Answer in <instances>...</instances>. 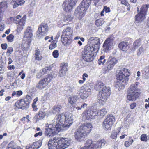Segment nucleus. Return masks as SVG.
<instances>
[{
    "label": "nucleus",
    "instance_id": "de8ad7c7",
    "mask_svg": "<svg viewBox=\"0 0 149 149\" xmlns=\"http://www.w3.org/2000/svg\"><path fill=\"white\" fill-rule=\"evenodd\" d=\"M143 74H145L147 77H149V67L146 66L144 68L143 70Z\"/></svg>",
    "mask_w": 149,
    "mask_h": 149
},
{
    "label": "nucleus",
    "instance_id": "72a5a7b5",
    "mask_svg": "<svg viewBox=\"0 0 149 149\" xmlns=\"http://www.w3.org/2000/svg\"><path fill=\"white\" fill-rule=\"evenodd\" d=\"M7 3L4 1L0 3V14L2 13L4 10L7 8Z\"/></svg>",
    "mask_w": 149,
    "mask_h": 149
},
{
    "label": "nucleus",
    "instance_id": "680f3d73",
    "mask_svg": "<svg viewBox=\"0 0 149 149\" xmlns=\"http://www.w3.org/2000/svg\"><path fill=\"white\" fill-rule=\"evenodd\" d=\"M122 4H124L127 7L129 6V4L127 2L126 0H120Z\"/></svg>",
    "mask_w": 149,
    "mask_h": 149
},
{
    "label": "nucleus",
    "instance_id": "a878e982",
    "mask_svg": "<svg viewBox=\"0 0 149 149\" xmlns=\"http://www.w3.org/2000/svg\"><path fill=\"white\" fill-rule=\"evenodd\" d=\"M91 0H83L79 6H81V7L83 8L86 11L91 3Z\"/></svg>",
    "mask_w": 149,
    "mask_h": 149
},
{
    "label": "nucleus",
    "instance_id": "c756f323",
    "mask_svg": "<svg viewBox=\"0 0 149 149\" xmlns=\"http://www.w3.org/2000/svg\"><path fill=\"white\" fill-rule=\"evenodd\" d=\"M104 87H107L102 82H99L95 86L94 88L96 90L102 91Z\"/></svg>",
    "mask_w": 149,
    "mask_h": 149
},
{
    "label": "nucleus",
    "instance_id": "f8f14e48",
    "mask_svg": "<svg viewBox=\"0 0 149 149\" xmlns=\"http://www.w3.org/2000/svg\"><path fill=\"white\" fill-rule=\"evenodd\" d=\"M48 27L47 24L42 23L39 26L37 31V36L39 37L40 35L45 36L48 31Z\"/></svg>",
    "mask_w": 149,
    "mask_h": 149
},
{
    "label": "nucleus",
    "instance_id": "49530a36",
    "mask_svg": "<svg viewBox=\"0 0 149 149\" xmlns=\"http://www.w3.org/2000/svg\"><path fill=\"white\" fill-rule=\"evenodd\" d=\"M120 132V130L117 132L115 131H113L111 134L110 137L112 139H116L117 137V135L118 133Z\"/></svg>",
    "mask_w": 149,
    "mask_h": 149
},
{
    "label": "nucleus",
    "instance_id": "7c9ffc66",
    "mask_svg": "<svg viewBox=\"0 0 149 149\" xmlns=\"http://www.w3.org/2000/svg\"><path fill=\"white\" fill-rule=\"evenodd\" d=\"M148 8H149V4L143 5L140 8V13L145 15Z\"/></svg>",
    "mask_w": 149,
    "mask_h": 149
},
{
    "label": "nucleus",
    "instance_id": "79ce46f5",
    "mask_svg": "<svg viewBox=\"0 0 149 149\" xmlns=\"http://www.w3.org/2000/svg\"><path fill=\"white\" fill-rule=\"evenodd\" d=\"M105 56H101L98 60V64L99 65H103L106 61V60L104 59Z\"/></svg>",
    "mask_w": 149,
    "mask_h": 149
},
{
    "label": "nucleus",
    "instance_id": "f704fd0d",
    "mask_svg": "<svg viewBox=\"0 0 149 149\" xmlns=\"http://www.w3.org/2000/svg\"><path fill=\"white\" fill-rule=\"evenodd\" d=\"M7 149H21V147L16 145L13 142L10 143L8 146Z\"/></svg>",
    "mask_w": 149,
    "mask_h": 149
},
{
    "label": "nucleus",
    "instance_id": "69168bd1",
    "mask_svg": "<svg viewBox=\"0 0 149 149\" xmlns=\"http://www.w3.org/2000/svg\"><path fill=\"white\" fill-rule=\"evenodd\" d=\"M88 75L86 73H84L82 75V79L83 81H85L86 80V78H88Z\"/></svg>",
    "mask_w": 149,
    "mask_h": 149
},
{
    "label": "nucleus",
    "instance_id": "37998d69",
    "mask_svg": "<svg viewBox=\"0 0 149 149\" xmlns=\"http://www.w3.org/2000/svg\"><path fill=\"white\" fill-rule=\"evenodd\" d=\"M134 142V140L131 138H130L129 140L126 141L124 143V146L126 147H129L130 145H131Z\"/></svg>",
    "mask_w": 149,
    "mask_h": 149
},
{
    "label": "nucleus",
    "instance_id": "4be33fe9",
    "mask_svg": "<svg viewBox=\"0 0 149 149\" xmlns=\"http://www.w3.org/2000/svg\"><path fill=\"white\" fill-rule=\"evenodd\" d=\"M96 146L97 144L92 143L90 140H88L84 146L85 149H96Z\"/></svg>",
    "mask_w": 149,
    "mask_h": 149
},
{
    "label": "nucleus",
    "instance_id": "c03bdc74",
    "mask_svg": "<svg viewBox=\"0 0 149 149\" xmlns=\"http://www.w3.org/2000/svg\"><path fill=\"white\" fill-rule=\"evenodd\" d=\"M104 21L102 19H98L95 21V25L97 26H100L104 23Z\"/></svg>",
    "mask_w": 149,
    "mask_h": 149
},
{
    "label": "nucleus",
    "instance_id": "4c0bfd02",
    "mask_svg": "<svg viewBox=\"0 0 149 149\" xmlns=\"http://www.w3.org/2000/svg\"><path fill=\"white\" fill-rule=\"evenodd\" d=\"M61 108L62 107L60 105L55 106L53 108V109L52 111L53 113L55 114L58 113Z\"/></svg>",
    "mask_w": 149,
    "mask_h": 149
},
{
    "label": "nucleus",
    "instance_id": "774afa93",
    "mask_svg": "<svg viewBox=\"0 0 149 149\" xmlns=\"http://www.w3.org/2000/svg\"><path fill=\"white\" fill-rule=\"evenodd\" d=\"M26 149H36V148H34L33 144L31 145L26 146Z\"/></svg>",
    "mask_w": 149,
    "mask_h": 149
},
{
    "label": "nucleus",
    "instance_id": "9d476101",
    "mask_svg": "<svg viewBox=\"0 0 149 149\" xmlns=\"http://www.w3.org/2000/svg\"><path fill=\"white\" fill-rule=\"evenodd\" d=\"M115 38L112 35L109 36L105 41L103 45V50L105 52L110 50L113 46Z\"/></svg>",
    "mask_w": 149,
    "mask_h": 149
},
{
    "label": "nucleus",
    "instance_id": "0eeeda50",
    "mask_svg": "<svg viewBox=\"0 0 149 149\" xmlns=\"http://www.w3.org/2000/svg\"><path fill=\"white\" fill-rule=\"evenodd\" d=\"M56 74L54 75V76L52 74H49L47 75V77L40 81L36 86V87L42 89L44 88L53 78H55Z\"/></svg>",
    "mask_w": 149,
    "mask_h": 149
},
{
    "label": "nucleus",
    "instance_id": "2f4dec72",
    "mask_svg": "<svg viewBox=\"0 0 149 149\" xmlns=\"http://www.w3.org/2000/svg\"><path fill=\"white\" fill-rule=\"evenodd\" d=\"M57 137L58 140H59V142L63 143V144H67V147H68L70 145V142L68 138H66Z\"/></svg>",
    "mask_w": 149,
    "mask_h": 149
},
{
    "label": "nucleus",
    "instance_id": "6ab92c4d",
    "mask_svg": "<svg viewBox=\"0 0 149 149\" xmlns=\"http://www.w3.org/2000/svg\"><path fill=\"white\" fill-rule=\"evenodd\" d=\"M73 31L70 27H67L66 29H65L63 31L62 36H65L70 38L72 39V36Z\"/></svg>",
    "mask_w": 149,
    "mask_h": 149
},
{
    "label": "nucleus",
    "instance_id": "338daca9",
    "mask_svg": "<svg viewBox=\"0 0 149 149\" xmlns=\"http://www.w3.org/2000/svg\"><path fill=\"white\" fill-rule=\"evenodd\" d=\"M1 46L2 49L6 50L7 47V45L6 43L2 44L1 45Z\"/></svg>",
    "mask_w": 149,
    "mask_h": 149
},
{
    "label": "nucleus",
    "instance_id": "864d4df0",
    "mask_svg": "<svg viewBox=\"0 0 149 149\" xmlns=\"http://www.w3.org/2000/svg\"><path fill=\"white\" fill-rule=\"evenodd\" d=\"M147 135L146 134H144L141 135V140L145 141H147L148 138H147Z\"/></svg>",
    "mask_w": 149,
    "mask_h": 149
},
{
    "label": "nucleus",
    "instance_id": "603ef678",
    "mask_svg": "<svg viewBox=\"0 0 149 149\" xmlns=\"http://www.w3.org/2000/svg\"><path fill=\"white\" fill-rule=\"evenodd\" d=\"M31 99L32 97L31 95H27L26 96V98L24 100L26 102H29V104H30L31 101Z\"/></svg>",
    "mask_w": 149,
    "mask_h": 149
},
{
    "label": "nucleus",
    "instance_id": "393cba45",
    "mask_svg": "<svg viewBox=\"0 0 149 149\" xmlns=\"http://www.w3.org/2000/svg\"><path fill=\"white\" fill-rule=\"evenodd\" d=\"M61 41L64 45H69L72 42V39L68 37L63 36L62 35L61 36Z\"/></svg>",
    "mask_w": 149,
    "mask_h": 149
},
{
    "label": "nucleus",
    "instance_id": "ea45409f",
    "mask_svg": "<svg viewBox=\"0 0 149 149\" xmlns=\"http://www.w3.org/2000/svg\"><path fill=\"white\" fill-rule=\"evenodd\" d=\"M107 113V111L105 108L101 109L100 111L97 113V114L101 117H103Z\"/></svg>",
    "mask_w": 149,
    "mask_h": 149
},
{
    "label": "nucleus",
    "instance_id": "2eb2a0df",
    "mask_svg": "<svg viewBox=\"0 0 149 149\" xmlns=\"http://www.w3.org/2000/svg\"><path fill=\"white\" fill-rule=\"evenodd\" d=\"M92 128V126L91 124L88 123L82 125L79 129L82 131L81 132H84L87 135L91 132Z\"/></svg>",
    "mask_w": 149,
    "mask_h": 149
},
{
    "label": "nucleus",
    "instance_id": "09e8293b",
    "mask_svg": "<svg viewBox=\"0 0 149 149\" xmlns=\"http://www.w3.org/2000/svg\"><path fill=\"white\" fill-rule=\"evenodd\" d=\"M14 38V36L11 34L8 36L6 37V38L8 42H12L13 41Z\"/></svg>",
    "mask_w": 149,
    "mask_h": 149
},
{
    "label": "nucleus",
    "instance_id": "6e6d98bb",
    "mask_svg": "<svg viewBox=\"0 0 149 149\" xmlns=\"http://www.w3.org/2000/svg\"><path fill=\"white\" fill-rule=\"evenodd\" d=\"M21 16L20 15H17L16 17H14L11 18V20H13V21L14 22V23H17V22H16V20H17V19H18L19 21L20 20V19H22L21 18Z\"/></svg>",
    "mask_w": 149,
    "mask_h": 149
},
{
    "label": "nucleus",
    "instance_id": "1a4fd4ad",
    "mask_svg": "<svg viewBox=\"0 0 149 149\" xmlns=\"http://www.w3.org/2000/svg\"><path fill=\"white\" fill-rule=\"evenodd\" d=\"M110 88L109 87H104L102 91L99 92L100 100L105 102L110 94Z\"/></svg>",
    "mask_w": 149,
    "mask_h": 149
},
{
    "label": "nucleus",
    "instance_id": "a19ab883",
    "mask_svg": "<svg viewBox=\"0 0 149 149\" xmlns=\"http://www.w3.org/2000/svg\"><path fill=\"white\" fill-rule=\"evenodd\" d=\"M35 55L36 59L39 61L42 59V56L40 54V52L39 51H36Z\"/></svg>",
    "mask_w": 149,
    "mask_h": 149
},
{
    "label": "nucleus",
    "instance_id": "58836bf2",
    "mask_svg": "<svg viewBox=\"0 0 149 149\" xmlns=\"http://www.w3.org/2000/svg\"><path fill=\"white\" fill-rule=\"evenodd\" d=\"M42 141L41 140H39L33 143L35 148L38 149L42 145Z\"/></svg>",
    "mask_w": 149,
    "mask_h": 149
},
{
    "label": "nucleus",
    "instance_id": "5fc2aeb1",
    "mask_svg": "<svg viewBox=\"0 0 149 149\" xmlns=\"http://www.w3.org/2000/svg\"><path fill=\"white\" fill-rule=\"evenodd\" d=\"M72 107L74 111H76L77 110H80L81 109V106H79V105L78 104L74 105Z\"/></svg>",
    "mask_w": 149,
    "mask_h": 149
},
{
    "label": "nucleus",
    "instance_id": "a18cd8bd",
    "mask_svg": "<svg viewBox=\"0 0 149 149\" xmlns=\"http://www.w3.org/2000/svg\"><path fill=\"white\" fill-rule=\"evenodd\" d=\"M141 43L140 39H138L136 40L133 43L134 48L135 49L141 45Z\"/></svg>",
    "mask_w": 149,
    "mask_h": 149
},
{
    "label": "nucleus",
    "instance_id": "4d7b16f0",
    "mask_svg": "<svg viewBox=\"0 0 149 149\" xmlns=\"http://www.w3.org/2000/svg\"><path fill=\"white\" fill-rule=\"evenodd\" d=\"M53 56L55 58H57L58 57L59 55L58 51L57 50H54L53 51L52 53Z\"/></svg>",
    "mask_w": 149,
    "mask_h": 149
},
{
    "label": "nucleus",
    "instance_id": "e433bc0d",
    "mask_svg": "<svg viewBox=\"0 0 149 149\" xmlns=\"http://www.w3.org/2000/svg\"><path fill=\"white\" fill-rule=\"evenodd\" d=\"M91 90V89L88 87H86L85 88L84 87H81V88L79 91V92L81 93L80 94L89 93Z\"/></svg>",
    "mask_w": 149,
    "mask_h": 149
},
{
    "label": "nucleus",
    "instance_id": "5701e85b",
    "mask_svg": "<svg viewBox=\"0 0 149 149\" xmlns=\"http://www.w3.org/2000/svg\"><path fill=\"white\" fill-rule=\"evenodd\" d=\"M32 30L30 27H28L24 34V38L29 40L33 36Z\"/></svg>",
    "mask_w": 149,
    "mask_h": 149
},
{
    "label": "nucleus",
    "instance_id": "13d9d810",
    "mask_svg": "<svg viewBox=\"0 0 149 149\" xmlns=\"http://www.w3.org/2000/svg\"><path fill=\"white\" fill-rule=\"evenodd\" d=\"M143 52V49L142 47H141L138 49L137 52L138 55H140L142 54Z\"/></svg>",
    "mask_w": 149,
    "mask_h": 149
},
{
    "label": "nucleus",
    "instance_id": "052dcab7",
    "mask_svg": "<svg viewBox=\"0 0 149 149\" xmlns=\"http://www.w3.org/2000/svg\"><path fill=\"white\" fill-rule=\"evenodd\" d=\"M103 10H104V11L106 12V13H109L110 12V8L107 7L106 6H104Z\"/></svg>",
    "mask_w": 149,
    "mask_h": 149
},
{
    "label": "nucleus",
    "instance_id": "e2e57ef3",
    "mask_svg": "<svg viewBox=\"0 0 149 149\" xmlns=\"http://www.w3.org/2000/svg\"><path fill=\"white\" fill-rule=\"evenodd\" d=\"M56 47V43H54L52 44H51L50 45L49 47V49L52 50L54 48H55V47Z\"/></svg>",
    "mask_w": 149,
    "mask_h": 149
},
{
    "label": "nucleus",
    "instance_id": "f257e3e1",
    "mask_svg": "<svg viewBox=\"0 0 149 149\" xmlns=\"http://www.w3.org/2000/svg\"><path fill=\"white\" fill-rule=\"evenodd\" d=\"M57 120L56 125L50 124L46 127L48 128L45 130L46 135L50 137L53 136L61 130H66L73 123V119L71 114L61 113L56 116Z\"/></svg>",
    "mask_w": 149,
    "mask_h": 149
},
{
    "label": "nucleus",
    "instance_id": "3c124183",
    "mask_svg": "<svg viewBox=\"0 0 149 149\" xmlns=\"http://www.w3.org/2000/svg\"><path fill=\"white\" fill-rule=\"evenodd\" d=\"M51 69V67H47L43 68L42 70V71L44 73V74L46 73L47 72H48L50 71Z\"/></svg>",
    "mask_w": 149,
    "mask_h": 149
},
{
    "label": "nucleus",
    "instance_id": "9b49d317",
    "mask_svg": "<svg viewBox=\"0 0 149 149\" xmlns=\"http://www.w3.org/2000/svg\"><path fill=\"white\" fill-rule=\"evenodd\" d=\"M77 0H65L64 2L63 6L64 10L67 11H70L75 6Z\"/></svg>",
    "mask_w": 149,
    "mask_h": 149
},
{
    "label": "nucleus",
    "instance_id": "cd10ccee",
    "mask_svg": "<svg viewBox=\"0 0 149 149\" xmlns=\"http://www.w3.org/2000/svg\"><path fill=\"white\" fill-rule=\"evenodd\" d=\"M78 99L77 96L73 95L69 98L68 102L72 105L74 104Z\"/></svg>",
    "mask_w": 149,
    "mask_h": 149
},
{
    "label": "nucleus",
    "instance_id": "473e14b6",
    "mask_svg": "<svg viewBox=\"0 0 149 149\" xmlns=\"http://www.w3.org/2000/svg\"><path fill=\"white\" fill-rule=\"evenodd\" d=\"M82 114L83 118L85 119L89 120L92 118L88 110L84 111Z\"/></svg>",
    "mask_w": 149,
    "mask_h": 149
},
{
    "label": "nucleus",
    "instance_id": "20e7f679",
    "mask_svg": "<svg viewBox=\"0 0 149 149\" xmlns=\"http://www.w3.org/2000/svg\"><path fill=\"white\" fill-rule=\"evenodd\" d=\"M96 52L91 50V47L87 46L84 48L83 52L82 58L84 60L87 62H91L94 58V53Z\"/></svg>",
    "mask_w": 149,
    "mask_h": 149
},
{
    "label": "nucleus",
    "instance_id": "8fccbe9b",
    "mask_svg": "<svg viewBox=\"0 0 149 149\" xmlns=\"http://www.w3.org/2000/svg\"><path fill=\"white\" fill-rule=\"evenodd\" d=\"M79 94L80 95V97L82 99L84 100L86 99L88 96L89 93H86L84 94H80L79 93Z\"/></svg>",
    "mask_w": 149,
    "mask_h": 149
},
{
    "label": "nucleus",
    "instance_id": "ddd939ff",
    "mask_svg": "<svg viewBox=\"0 0 149 149\" xmlns=\"http://www.w3.org/2000/svg\"><path fill=\"white\" fill-rule=\"evenodd\" d=\"M86 12L84 8L81 7V6H79L76 9L74 14L77 17L80 19L84 16Z\"/></svg>",
    "mask_w": 149,
    "mask_h": 149
},
{
    "label": "nucleus",
    "instance_id": "c85d7f7f",
    "mask_svg": "<svg viewBox=\"0 0 149 149\" xmlns=\"http://www.w3.org/2000/svg\"><path fill=\"white\" fill-rule=\"evenodd\" d=\"M145 16L144 15L139 13L135 17L136 21H137V23L142 22L145 19Z\"/></svg>",
    "mask_w": 149,
    "mask_h": 149
},
{
    "label": "nucleus",
    "instance_id": "bf43d9fd",
    "mask_svg": "<svg viewBox=\"0 0 149 149\" xmlns=\"http://www.w3.org/2000/svg\"><path fill=\"white\" fill-rule=\"evenodd\" d=\"M44 73L42 71V70L38 73L36 75L38 79L40 78L44 74Z\"/></svg>",
    "mask_w": 149,
    "mask_h": 149
},
{
    "label": "nucleus",
    "instance_id": "a211bd4d",
    "mask_svg": "<svg viewBox=\"0 0 149 149\" xmlns=\"http://www.w3.org/2000/svg\"><path fill=\"white\" fill-rule=\"evenodd\" d=\"M68 65L67 63H63L61 64V68L59 72V75L60 77H63L65 75L68 70Z\"/></svg>",
    "mask_w": 149,
    "mask_h": 149
},
{
    "label": "nucleus",
    "instance_id": "0e129e2a",
    "mask_svg": "<svg viewBox=\"0 0 149 149\" xmlns=\"http://www.w3.org/2000/svg\"><path fill=\"white\" fill-rule=\"evenodd\" d=\"M72 20V18L69 16H65L64 17L63 20L65 21H71Z\"/></svg>",
    "mask_w": 149,
    "mask_h": 149
},
{
    "label": "nucleus",
    "instance_id": "bb28decb",
    "mask_svg": "<svg viewBox=\"0 0 149 149\" xmlns=\"http://www.w3.org/2000/svg\"><path fill=\"white\" fill-rule=\"evenodd\" d=\"M16 22L17 23H15L17 24V28L19 31H21L23 29V27L24 25L25 21L24 19H20V20L19 21L18 19H17Z\"/></svg>",
    "mask_w": 149,
    "mask_h": 149
},
{
    "label": "nucleus",
    "instance_id": "7ed1b4c3",
    "mask_svg": "<svg viewBox=\"0 0 149 149\" xmlns=\"http://www.w3.org/2000/svg\"><path fill=\"white\" fill-rule=\"evenodd\" d=\"M138 82L132 84L127 91V98L129 100L134 101L136 100L139 95V93L137 91V86L139 84Z\"/></svg>",
    "mask_w": 149,
    "mask_h": 149
},
{
    "label": "nucleus",
    "instance_id": "c9c22d12",
    "mask_svg": "<svg viewBox=\"0 0 149 149\" xmlns=\"http://www.w3.org/2000/svg\"><path fill=\"white\" fill-rule=\"evenodd\" d=\"M90 114L92 118L93 117L96 116L97 113V110L95 109H94L92 107H91L87 110Z\"/></svg>",
    "mask_w": 149,
    "mask_h": 149
},
{
    "label": "nucleus",
    "instance_id": "dca6fc26",
    "mask_svg": "<svg viewBox=\"0 0 149 149\" xmlns=\"http://www.w3.org/2000/svg\"><path fill=\"white\" fill-rule=\"evenodd\" d=\"M81 131L79 129L77 131L75 132V138L78 141L80 142L83 141L85 137L87 136L86 134Z\"/></svg>",
    "mask_w": 149,
    "mask_h": 149
},
{
    "label": "nucleus",
    "instance_id": "4468645a",
    "mask_svg": "<svg viewBox=\"0 0 149 149\" xmlns=\"http://www.w3.org/2000/svg\"><path fill=\"white\" fill-rule=\"evenodd\" d=\"M29 102H26L23 99H22L17 101L15 103L16 107L22 109H26L29 107Z\"/></svg>",
    "mask_w": 149,
    "mask_h": 149
},
{
    "label": "nucleus",
    "instance_id": "f3484780",
    "mask_svg": "<svg viewBox=\"0 0 149 149\" xmlns=\"http://www.w3.org/2000/svg\"><path fill=\"white\" fill-rule=\"evenodd\" d=\"M118 61V60L115 57H111L109 58L107 62V69L110 70L112 69L114 66L117 63Z\"/></svg>",
    "mask_w": 149,
    "mask_h": 149
},
{
    "label": "nucleus",
    "instance_id": "6e6552de",
    "mask_svg": "<svg viewBox=\"0 0 149 149\" xmlns=\"http://www.w3.org/2000/svg\"><path fill=\"white\" fill-rule=\"evenodd\" d=\"M88 42L92 44L91 47V50L97 52L99 50L100 44V39L97 37H90L88 39Z\"/></svg>",
    "mask_w": 149,
    "mask_h": 149
},
{
    "label": "nucleus",
    "instance_id": "aec40b11",
    "mask_svg": "<svg viewBox=\"0 0 149 149\" xmlns=\"http://www.w3.org/2000/svg\"><path fill=\"white\" fill-rule=\"evenodd\" d=\"M129 44L127 42L123 41L119 43L118 45L119 48L123 51H126L129 48Z\"/></svg>",
    "mask_w": 149,
    "mask_h": 149
},
{
    "label": "nucleus",
    "instance_id": "b1692460",
    "mask_svg": "<svg viewBox=\"0 0 149 149\" xmlns=\"http://www.w3.org/2000/svg\"><path fill=\"white\" fill-rule=\"evenodd\" d=\"M25 2L24 0H12L11 3L13 6V8H15L19 6L23 5Z\"/></svg>",
    "mask_w": 149,
    "mask_h": 149
},
{
    "label": "nucleus",
    "instance_id": "39448f33",
    "mask_svg": "<svg viewBox=\"0 0 149 149\" xmlns=\"http://www.w3.org/2000/svg\"><path fill=\"white\" fill-rule=\"evenodd\" d=\"M115 120L114 116L108 115L102 123V126L104 129L105 130H110Z\"/></svg>",
    "mask_w": 149,
    "mask_h": 149
},
{
    "label": "nucleus",
    "instance_id": "f03ea898",
    "mask_svg": "<svg viewBox=\"0 0 149 149\" xmlns=\"http://www.w3.org/2000/svg\"><path fill=\"white\" fill-rule=\"evenodd\" d=\"M130 73L128 69L124 68L120 71L117 76L116 85L119 87L124 86L128 81V77Z\"/></svg>",
    "mask_w": 149,
    "mask_h": 149
},
{
    "label": "nucleus",
    "instance_id": "412c9836",
    "mask_svg": "<svg viewBox=\"0 0 149 149\" xmlns=\"http://www.w3.org/2000/svg\"><path fill=\"white\" fill-rule=\"evenodd\" d=\"M46 115V113L43 110H40L38 112V114L34 116V118L36 119V121L37 122L40 120L43 119Z\"/></svg>",
    "mask_w": 149,
    "mask_h": 149
},
{
    "label": "nucleus",
    "instance_id": "423d86ee",
    "mask_svg": "<svg viewBox=\"0 0 149 149\" xmlns=\"http://www.w3.org/2000/svg\"><path fill=\"white\" fill-rule=\"evenodd\" d=\"M59 141V140H58L57 137H54L53 138V140H49L48 145L49 147L50 146H51L56 147L57 149H65L68 147L67 144H63Z\"/></svg>",
    "mask_w": 149,
    "mask_h": 149
}]
</instances>
